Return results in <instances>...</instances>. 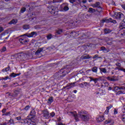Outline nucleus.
Masks as SVG:
<instances>
[{"mask_svg":"<svg viewBox=\"0 0 125 125\" xmlns=\"http://www.w3.org/2000/svg\"><path fill=\"white\" fill-rule=\"evenodd\" d=\"M70 114L73 115L76 122L80 121L79 117L83 122H87L89 119V114L88 112L84 110H81L78 111V114H74L73 112H70Z\"/></svg>","mask_w":125,"mask_h":125,"instance_id":"obj_1","label":"nucleus"},{"mask_svg":"<svg viewBox=\"0 0 125 125\" xmlns=\"http://www.w3.org/2000/svg\"><path fill=\"white\" fill-rule=\"evenodd\" d=\"M70 71H71V69L67 67L62 68L58 72L54 75V78L55 80L63 79L66 75H68L70 73Z\"/></svg>","mask_w":125,"mask_h":125,"instance_id":"obj_2","label":"nucleus"},{"mask_svg":"<svg viewBox=\"0 0 125 125\" xmlns=\"http://www.w3.org/2000/svg\"><path fill=\"white\" fill-rule=\"evenodd\" d=\"M113 18L116 19L117 21H123L125 19V15L122 12H115Z\"/></svg>","mask_w":125,"mask_h":125,"instance_id":"obj_3","label":"nucleus"},{"mask_svg":"<svg viewBox=\"0 0 125 125\" xmlns=\"http://www.w3.org/2000/svg\"><path fill=\"white\" fill-rule=\"evenodd\" d=\"M16 119L17 121H20L21 122V121H23L24 124L28 125H36L35 122L31 121V120H29L28 119H24V120L22 119V118H21V116L18 117L16 118Z\"/></svg>","mask_w":125,"mask_h":125,"instance_id":"obj_4","label":"nucleus"},{"mask_svg":"<svg viewBox=\"0 0 125 125\" xmlns=\"http://www.w3.org/2000/svg\"><path fill=\"white\" fill-rule=\"evenodd\" d=\"M48 10L52 15H56L58 13V8L53 6L48 7Z\"/></svg>","mask_w":125,"mask_h":125,"instance_id":"obj_5","label":"nucleus"},{"mask_svg":"<svg viewBox=\"0 0 125 125\" xmlns=\"http://www.w3.org/2000/svg\"><path fill=\"white\" fill-rule=\"evenodd\" d=\"M26 56H27L26 54L19 53L17 54V60L19 61H24V60H26Z\"/></svg>","mask_w":125,"mask_h":125,"instance_id":"obj_6","label":"nucleus"},{"mask_svg":"<svg viewBox=\"0 0 125 125\" xmlns=\"http://www.w3.org/2000/svg\"><path fill=\"white\" fill-rule=\"evenodd\" d=\"M60 8L61 11L66 12V11H68V10L69 9V4H68V3H63L61 5Z\"/></svg>","mask_w":125,"mask_h":125,"instance_id":"obj_7","label":"nucleus"},{"mask_svg":"<svg viewBox=\"0 0 125 125\" xmlns=\"http://www.w3.org/2000/svg\"><path fill=\"white\" fill-rule=\"evenodd\" d=\"M38 36V33L36 32L33 31L31 33H26L21 36V37H27V38H35Z\"/></svg>","mask_w":125,"mask_h":125,"instance_id":"obj_8","label":"nucleus"},{"mask_svg":"<svg viewBox=\"0 0 125 125\" xmlns=\"http://www.w3.org/2000/svg\"><path fill=\"white\" fill-rule=\"evenodd\" d=\"M76 86V82L74 83H69L66 85L62 88V89H67V90H69V89H71V88H73V87H75Z\"/></svg>","mask_w":125,"mask_h":125,"instance_id":"obj_9","label":"nucleus"},{"mask_svg":"<svg viewBox=\"0 0 125 125\" xmlns=\"http://www.w3.org/2000/svg\"><path fill=\"white\" fill-rule=\"evenodd\" d=\"M106 79H107L108 81H110V82H118L119 81V76H113L112 77L111 76H108L106 77Z\"/></svg>","mask_w":125,"mask_h":125,"instance_id":"obj_10","label":"nucleus"},{"mask_svg":"<svg viewBox=\"0 0 125 125\" xmlns=\"http://www.w3.org/2000/svg\"><path fill=\"white\" fill-rule=\"evenodd\" d=\"M83 79H89L90 80L89 82H94L95 84L97 83L98 82V81L100 80L99 78H93L92 77H87V76L83 77Z\"/></svg>","mask_w":125,"mask_h":125,"instance_id":"obj_11","label":"nucleus"},{"mask_svg":"<svg viewBox=\"0 0 125 125\" xmlns=\"http://www.w3.org/2000/svg\"><path fill=\"white\" fill-rule=\"evenodd\" d=\"M43 117L45 119H50V116H49V112L47 109L42 111Z\"/></svg>","mask_w":125,"mask_h":125,"instance_id":"obj_12","label":"nucleus"},{"mask_svg":"<svg viewBox=\"0 0 125 125\" xmlns=\"http://www.w3.org/2000/svg\"><path fill=\"white\" fill-rule=\"evenodd\" d=\"M104 22H105L106 23H110H110H113V24H116L117 23V21L116 20H113L111 18H109L108 20H103L102 21V23H104Z\"/></svg>","mask_w":125,"mask_h":125,"instance_id":"obj_13","label":"nucleus"},{"mask_svg":"<svg viewBox=\"0 0 125 125\" xmlns=\"http://www.w3.org/2000/svg\"><path fill=\"white\" fill-rule=\"evenodd\" d=\"M104 124L105 125H114L115 124V121H114V120L109 118L104 122Z\"/></svg>","mask_w":125,"mask_h":125,"instance_id":"obj_14","label":"nucleus"},{"mask_svg":"<svg viewBox=\"0 0 125 125\" xmlns=\"http://www.w3.org/2000/svg\"><path fill=\"white\" fill-rule=\"evenodd\" d=\"M79 41H80V43L83 44V42H86V36L83 35L79 39Z\"/></svg>","mask_w":125,"mask_h":125,"instance_id":"obj_15","label":"nucleus"},{"mask_svg":"<svg viewBox=\"0 0 125 125\" xmlns=\"http://www.w3.org/2000/svg\"><path fill=\"white\" fill-rule=\"evenodd\" d=\"M19 42L22 44H26V43H27V42H29V41H28L26 39L24 38V37L20 38L19 39Z\"/></svg>","mask_w":125,"mask_h":125,"instance_id":"obj_16","label":"nucleus"},{"mask_svg":"<svg viewBox=\"0 0 125 125\" xmlns=\"http://www.w3.org/2000/svg\"><path fill=\"white\" fill-rule=\"evenodd\" d=\"M92 7L93 8H101V6H100V2H97L94 4H93L92 5Z\"/></svg>","mask_w":125,"mask_h":125,"instance_id":"obj_17","label":"nucleus"},{"mask_svg":"<svg viewBox=\"0 0 125 125\" xmlns=\"http://www.w3.org/2000/svg\"><path fill=\"white\" fill-rule=\"evenodd\" d=\"M105 120V117L104 116H100L97 119V121L98 123H101V122H103V121Z\"/></svg>","mask_w":125,"mask_h":125,"instance_id":"obj_18","label":"nucleus"},{"mask_svg":"<svg viewBox=\"0 0 125 125\" xmlns=\"http://www.w3.org/2000/svg\"><path fill=\"white\" fill-rule=\"evenodd\" d=\"M119 28L121 30H123V29H125V21H122L119 25Z\"/></svg>","mask_w":125,"mask_h":125,"instance_id":"obj_19","label":"nucleus"},{"mask_svg":"<svg viewBox=\"0 0 125 125\" xmlns=\"http://www.w3.org/2000/svg\"><path fill=\"white\" fill-rule=\"evenodd\" d=\"M99 69H100L101 74H103V73L106 74L107 69H106V68L100 67Z\"/></svg>","mask_w":125,"mask_h":125,"instance_id":"obj_20","label":"nucleus"},{"mask_svg":"<svg viewBox=\"0 0 125 125\" xmlns=\"http://www.w3.org/2000/svg\"><path fill=\"white\" fill-rule=\"evenodd\" d=\"M101 50L103 51V52H104L105 53H107V52H109L110 51V50L108 48H106L104 46H102L101 47Z\"/></svg>","mask_w":125,"mask_h":125,"instance_id":"obj_21","label":"nucleus"},{"mask_svg":"<svg viewBox=\"0 0 125 125\" xmlns=\"http://www.w3.org/2000/svg\"><path fill=\"white\" fill-rule=\"evenodd\" d=\"M30 115L31 116V118H34L35 116H36V111L35 109H32L30 113Z\"/></svg>","mask_w":125,"mask_h":125,"instance_id":"obj_22","label":"nucleus"},{"mask_svg":"<svg viewBox=\"0 0 125 125\" xmlns=\"http://www.w3.org/2000/svg\"><path fill=\"white\" fill-rule=\"evenodd\" d=\"M18 22V20L16 19H13L12 21H11L9 22V25H12V24H16Z\"/></svg>","mask_w":125,"mask_h":125,"instance_id":"obj_23","label":"nucleus"},{"mask_svg":"<svg viewBox=\"0 0 125 125\" xmlns=\"http://www.w3.org/2000/svg\"><path fill=\"white\" fill-rule=\"evenodd\" d=\"M52 102H53V97H49L47 100V103L50 105Z\"/></svg>","mask_w":125,"mask_h":125,"instance_id":"obj_24","label":"nucleus"},{"mask_svg":"<svg viewBox=\"0 0 125 125\" xmlns=\"http://www.w3.org/2000/svg\"><path fill=\"white\" fill-rule=\"evenodd\" d=\"M82 59H89L90 57L88 55L84 54L81 57Z\"/></svg>","mask_w":125,"mask_h":125,"instance_id":"obj_25","label":"nucleus"},{"mask_svg":"<svg viewBox=\"0 0 125 125\" xmlns=\"http://www.w3.org/2000/svg\"><path fill=\"white\" fill-rule=\"evenodd\" d=\"M43 48H40L39 49H38V50L36 52L35 54L36 55H39V54H40V53H41V52H42V51H43Z\"/></svg>","mask_w":125,"mask_h":125,"instance_id":"obj_26","label":"nucleus"},{"mask_svg":"<svg viewBox=\"0 0 125 125\" xmlns=\"http://www.w3.org/2000/svg\"><path fill=\"white\" fill-rule=\"evenodd\" d=\"M104 32L105 35H107V34H110L112 31L108 28H105L104 29Z\"/></svg>","mask_w":125,"mask_h":125,"instance_id":"obj_27","label":"nucleus"},{"mask_svg":"<svg viewBox=\"0 0 125 125\" xmlns=\"http://www.w3.org/2000/svg\"><path fill=\"white\" fill-rule=\"evenodd\" d=\"M114 88L116 89V90H118V89L120 90H122V89L123 90H125V87L124 86H115Z\"/></svg>","mask_w":125,"mask_h":125,"instance_id":"obj_28","label":"nucleus"},{"mask_svg":"<svg viewBox=\"0 0 125 125\" xmlns=\"http://www.w3.org/2000/svg\"><path fill=\"white\" fill-rule=\"evenodd\" d=\"M92 71L93 73H95L96 74H97V71L98 70V67L96 66H94L93 68H91Z\"/></svg>","mask_w":125,"mask_h":125,"instance_id":"obj_29","label":"nucleus"},{"mask_svg":"<svg viewBox=\"0 0 125 125\" xmlns=\"http://www.w3.org/2000/svg\"><path fill=\"white\" fill-rule=\"evenodd\" d=\"M96 11V10H95V9H93L92 8H89L88 10V12H89V13H94V12H95Z\"/></svg>","mask_w":125,"mask_h":125,"instance_id":"obj_30","label":"nucleus"},{"mask_svg":"<svg viewBox=\"0 0 125 125\" xmlns=\"http://www.w3.org/2000/svg\"><path fill=\"white\" fill-rule=\"evenodd\" d=\"M10 69V67L8 66L2 69L1 72H2L3 73H4V72H8V71H9Z\"/></svg>","mask_w":125,"mask_h":125,"instance_id":"obj_31","label":"nucleus"},{"mask_svg":"<svg viewBox=\"0 0 125 125\" xmlns=\"http://www.w3.org/2000/svg\"><path fill=\"white\" fill-rule=\"evenodd\" d=\"M10 115H12V113L11 111L10 112H6L4 114H3L2 115V116H10Z\"/></svg>","mask_w":125,"mask_h":125,"instance_id":"obj_32","label":"nucleus"},{"mask_svg":"<svg viewBox=\"0 0 125 125\" xmlns=\"http://www.w3.org/2000/svg\"><path fill=\"white\" fill-rule=\"evenodd\" d=\"M56 34L58 35H61L63 33V30L62 29H59L58 30L56 31Z\"/></svg>","mask_w":125,"mask_h":125,"instance_id":"obj_33","label":"nucleus"},{"mask_svg":"<svg viewBox=\"0 0 125 125\" xmlns=\"http://www.w3.org/2000/svg\"><path fill=\"white\" fill-rule=\"evenodd\" d=\"M10 124V125H14V120L12 119H10L9 121H8V124Z\"/></svg>","mask_w":125,"mask_h":125,"instance_id":"obj_34","label":"nucleus"},{"mask_svg":"<svg viewBox=\"0 0 125 125\" xmlns=\"http://www.w3.org/2000/svg\"><path fill=\"white\" fill-rule=\"evenodd\" d=\"M125 91L120 90V91H119L118 92H117L116 94L117 95H120V94H125Z\"/></svg>","mask_w":125,"mask_h":125,"instance_id":"obj_35","label":"nucleus"},{"mask_svg":"<svg viewBox=\"0 0 125 125\" xmlns=\"http://www.w3.org/2000/svg\"><path fill=\"white\" fill-rule=\"evenodd\" d=\"M23 28L24 30H28V29H30V25L27 24L24 25H23Z\"/></svg>","mask_w":125,"mask_h":125,"instance_id":"obj_36","label":"nucleus"},{"mask_svg":"<svg viewBox=\"0 0 125 125\" xmlns=\"http://www.w3.org/2000/svg\"><path fill=\"white\" fill-rule=\"evenodd\" d=\"M52 37H53V36H52V34H48L47 36V40H51V39H52Z\"/></svg>","mask_w":125,"mask_h":125,"instance_id":"obj_37","label":"nucleus"},{"mask_svg":"<svg viewBox=\"0 0 125 125\" xmlns=\"http://www.w3.org/2000/svg\"><path fill=\"white\" fill-rule=\"evenodd\" d=\"M54 116H55V113L53 111L49 114L50 119L51 118H53V117H54Z\"/></svg>","mask_w":125,"mask_h":125,"instance_id":"obj_38","label":"nucleus"},{"mask_svg":"<svg viewBox=\"0 0 125 125\" xmlns=\"http://www.w3.org/2000/svg\"><path fill=\"white\" fill-rule=\"evenodd\" d=\"M84 85L86 87V86H90V83H87V82H84L83 83Z\"/></svg>","mask_w":125,"mask_h":125,"instance_id":"obj_39","label":"nucleus"},{"mask_svg":"<svg viewBox=\"0 0 125 125\" xmlns=\"http://www.w3.org/2000/svg\"><path fill=\"white\" fill-rule=\"evenodd\" d=\"M26 11V8L25 7H22L21 9V11H20V12L21 13H23L24 12H25Z\"/></svg>","mask_w":125,"mask_h":125,"instance_id":"obj_40","label":"nucleus"},{"mask_svg":"<svg viewBox=\"0 0 125 125\" xmlns=\"http://www.w3.org/2000/svg\"><path fill=\"white\" fill-rule=\"evenodd\" d=\"M121 120H122V121L125 123V114H123V115H122V116H121Z\"/></svg>","mask_w":125,"mask_h":125,"instance_id":"obj_41","label":"nucleus"},{"mask_svg":"<svg viewBox=\"0 0 125 125\" xmlns=\"http://www.w3.org/2000/svg\"><path fill=\"white\" fill-rule=\"evenodd\" d=\"M9 77L11 78H15V73L13 72L12 73L10 74Z\"/></svg>","mask_w":125,"mask_h":125,"instance_id":"obj_42","label":"nucleus"},{"mask_svg":"<svg viewBox=\"0 0 125 125\" xmlns=\"http://www.w3.org/2000/svg\"><path fill=\"white\" fill-rule=\"evenodd\" d=\"M103 83L104 84V86H105V87L109 86V83H108V82H104Z\"/></svg>","mask_w":125,"mask_h":125,"instance_id":"obj_43","label":"nucleus"},{"mask_svg":"<svg viewBox=\"0 0 125 125\" xmlns=\"http://www.w3.org/2000/svg\"><path fill=\"white\" fill-rule=\"evenodd\" d=\"M6 51V47L5 46L3 47L1 49V52H4V51Z\"/></svg>","mask_w":125,"mask_h":125,"instance_id":"obj_44","label":"nucleus"},{"mask_svg":"<svg viewBox=\"0 0 125 125\" xmlns=\"http://www.w3.org/2000/svg\"><path fill=\"white\" fill-rule=\"evenodd\" d=\"M8 79H10V78H9V77H8V76H6L4 78L2 77V80H3L4 81H7V80H8Z\"/></svg>","mask_w":125,"mask_h":125,"instance_id":"obj_45","label":"nucleus"},{"mask_svg":"<svg viewBox=\"0 0 125 125\" xmlns=\"http://www.w3.org/2000/svg\"><path fill=\"white\" fill-rule=\"evenodd\" d=\"M118 70H119V71H123V72H124V73H125V69L124 68H117Z\"/></svg>","mask_w":125,"mask_h":125,"instance_id":"obj_46","label":"nucleus"},{"mask_svg":"<svg viewBox=\"0 0 125 125\" xmlns=\"http://www.w3.org/2000/svg\"><path fill=\"white\" fill-rule=\"evenodd\" d=\"M96 58H101V57H99L98 55L96 54L93 57V59H96Z\"/></svg>","mask_w":125,"mask_h":125,"instance_id":"obj_47","label":"nucleus"},{"mask_svg":"<svg viewBox=\"0 0 125 125\" xmlns=\"http://www.w3.org/2000/svg\"><path fill=\"white\" fill-rule=\"evenodd\" d=\"M29 108H30V106L27 105L24 107V110H25V111H28V110H29Z\"/></svg>","mask_w":125,"mask_h":125,"instance_id":"obj_48","label":"nucleus"},{"mask_svg":"<svg viewBox=\"0 0 125 125\" xmlns=\"http://www.w3.org/2000/svg\"><path fill=\"white\" fill-rule=\"evenodd\" d=\"M104 114H105L106 115H108V114H109V108H106V109L104 111Z\"/></svg>","mask_w":125,"mask_h":125,"instance_id":"obj_49","label":"nucleus"},{"mask_svg":"<svg viewBox=\"0 0 125 125\" xmlns=\"http://www.w3.org/2000/svg\"><path fill=\"white\" fill-rule=\"evenodd\" d=\"M121 37H125V32L122 31L121 34Z\"/></svg>","mask_w":125,"mask_h":125,"instance_id":"obj_50","label":"nucleus"},{"mask_svg":"<svg viewBox=\"0 0 125 125\" xmlns=\"http://www.w3.org/2000/svg\"><path fill=\"white\" fill-rule=\"evenodd\" d=\"M2 113L3 114H5V113H6V108H3L2 110Z\"/></svg>","mask_w":125,"mask_h":125,"instance_id":"obj_51","label":"nucleus"},{"mask_svg":"<svg viewBox=\"0 0 125 125\" xmlns=\"http://www.w3.org/2000/svg\"><path fill=\"white\" fill-rule=\"evenodd\" d=\"M19 92H20V91L18 90H16L15 91V93L16 95L19 94Z\"/></svg>","mask_w":125,"mask_h":125,"instance_id":"obj_52","label":"nucleus"},{"mask_svg":"<svg viewBox=\"0 0 125 125\" xmlns=\"http://www.w3.org/2000/svg\"><path fill=\"white\" fill-rule=\"evenodd\" d=\"M116 65L117 66V67H121V63L120 62H117L116 63Z\"/></svg>","mask_w":125,"mask_h":125,"instance_id":"obj_53","label":"nucleus"},{"mask_svg":"<svg viewBox=\"0 0 125 125\" xmlns=\"http://www.w3.org/2000/svg\"><path fill=\"white\" fill-rule=\"evenodd\" d=\"M76 0H69V2L70 3H74V2H76Z\"/></svg>","mask_w":125,"mask_h":125,"instance_id":"obj_54","label":"nucleus"},{"mask_svg":"<svg viewBox=\"0 0 125 125\" xmlns=\"http://www.w3.org/2000/svg\"><path fill=\"white\" fill-rule=\"evenodd\" d=\"M122 111L123 113H125V105L124 106L123 108H122Z\"/></svg>","mask_w":125,"mask_h":125,"instance_id":"obj_55","label":"nucleus"},{"mask_svg":"<svg viewBox=\"0 0 125 125\" xmlns=\"http://www.w3.org/2000/svg\"><path fill=\"white\" fill-rule=\"evenodd\" d=\"M95 86H96V87H100V85H99V83H95Z\"/></svg>","mask_w":125,"mask_h":125,"instance_id":"obj_56","label":"nucleus"},{"mask_svg":"<svg viewBox=\"0 0 125 125\" xmlns=\"http://www.w3.org/2000/svg\"><path fill=\"white\" fill-rule=\"evenodd\" d=\"M112 107H113V106L111 105H110L107 106V107H106V109H108V110H110V109H111V108H112Z\"/></svg>","mask_w":125,"mask_h":125,"instance_id":"obj_57","label":"nucleus"},{"mask_svg":"<svg viewBox=\"0 0 125 125\" xmlns=\"http://www.w3.org/2000/svg\"><path fill=\"white\" fill-rule=\"evenodd\" d=\"M114 115H117V114H118V110H117L116 109H114Z\"/></svg>","mask_w":125,"mask_h":125,"instance_id":"obj_58","label":"nucleus"},{"mask_svg":"<svg viewBox=\"0 0 125 125\" xmlns=\"http://www.w3.org/2000/svg\"><path fill=\"white\" fill-rule=\"evenodd\" d=\"M3 28L0 27V33H1V32H3Z\"/></svg>","mask_w":125,"mask_h":125,"instance_id":"obj_59","label":"nucleus"},{"mask_svg":"<svg viewBox=\"0 0 125 125\" xmlns=\"http://www.w3.org/2000/svg\"><path fill=\"white\" fill-rule=\"evenodd\" d=\"M122 8H123V9H124L125 10V4H122L121 5Z\"/></svg>","mask_w":125,"mask_h":125,"instance_id":"obj_60","label":"nucleus"},{"mask_svg":"<svg viewBox=\"0 0 125 125\" xmlns=\"http://www.w3.org/2000/svg\"><path fill=\"white\" fill-rule=\"evenodd\" d=\"M8 125V123L6 122H4L2 124H1V125Z\"/></svg>","mask_w":125,"mask_h":125,"instance_id":"obj_61","label":"nucleus"},{"mask_svg":"<svg viewBox=\"0 0 125 125\" xmlns=\"http://www.w3.org/2000/svg\"><path fill=\"white\" fill-rule=\"evenodd\" d=\"M82 2L83 3H86L87 1L86 0H83Z\"/></svg>","mask_w":125,"mask_h":125,"instance_id":"obj_62","label":"nucleus"},{"mask_svg":"<svg viewBox=\"0 0 125 125\" xmlns=\"http://www.w3.org/2000/svg\"><path fill=\"white\" fill-rule=\"evenodd\" d=\"M79 73L80 74H83V73H84V72H83V71L81 70L80 71H79Z\"/></svg>","mask_w":125,"mask_h":125,"instance_id":"obj_63","label":"nucleus"},{"mask_svg":"<svg viewBox=\"0 0 125 125\" xmlns=\"http://www.w3.org/2000/svg\"><path fill=\"white\" fill-rule=\"evenodd\" d=\"M5 35H7V33H2L1 34V36H5Z\"/></svg>","mask_w":125,"mask_h":125,"instance_id":"obj_64","label":"nucleus"}]
</instances>
